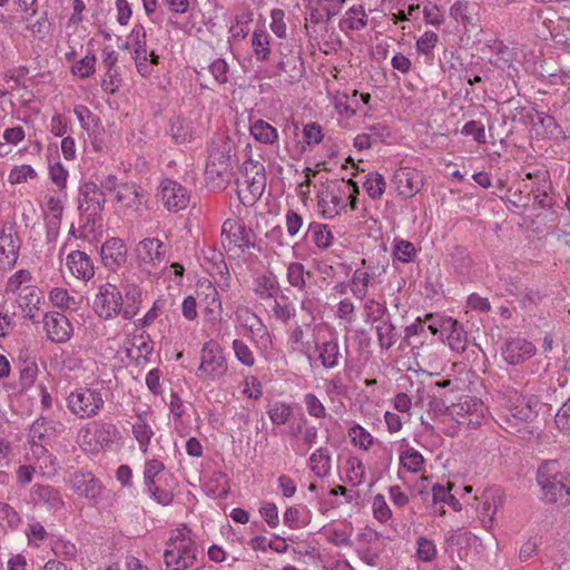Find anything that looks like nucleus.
<instances>
[{
	"label": "nucleus",
	"mask_w": 570,
	"mask_h": 570,
	"mask_svg": "<svg viewBox=\"0 0 570 570\" xmlns=\"http://www.w3.org/2000/svg\"><path fill=\"white\" fill-rule=\"evenodd\" d=\"M135 256L142 273L157 277L166 263V248L160 239L147 237L136 245Z\"/></svg>",
	"instance_id": "9d476101"
},
{
	"label": "nucleus",
	"mask_w": 570,
	"mask_h": 570,
	"mask_svg": "<svg viewBox=\"0 0 570 570\" xmlns=\"http://www.w3.org/2000/svg\"><path fill=\"white\" fill-rule=\"evenodd\" d=\"M363 187L372 199H380L386 188L385 178L379 173H368L363 183Z\"/></svg>",
	"instance_id": "3c124183"
},
{
	"label": "nucleus",
	"mask_w": 570,
	"mask_h": 570,
	"mask_svg": "<svg viewBox=\"0 0 570 570\" xmlns=\"http://www.w3.org/2000/svg\"><path fill=\"white\" fill-rule=\"evenodd\" d=\"M311 332L313 363L318 362L325 370L337 367L341 352L335 328L326 322H320L312 326Z\"/></svg>",
	"instance_id": "39448f33"
},
{
	"label": "nucleus",
	"mask_w": 570,
	"mask_h": 570,
	"mask_svg": "<svg viewBox=\"0 0 570 570\" xmlns=\"http://www.w3.org/2000/svg\"><path fill=\"white\" fill-rule=\"evenodd\" d=\"M538 405L535 396H525L515 390H507L501 396L500 419L511 433H521L537 416Z\"/></svg>",
	"instance_id": "7ed1b4c3"
},
{
	"label": "nucleus",
	"mask_w": 570,
	"mask_h": 570,
	"mask_svg": "<svg viewBox=\"0 0 570 570\" xmlns=\"http://www.w3.org/2000/svg\"><path fill=\"white\" fill-rule=\"evenodd\" d=\"M208 71L218 85H225L229 79V65L223 58L213 60L208 66Z\"/></svg>",
	"instance_id": "338daca9"
},
{
	"label": "nucleus",
	"mask_w": 570,
	"mask_h": 570,
	"mask_svg": "<svg viewBox=\"0 0 570 570\" xmlns=\"http://www.w3.org/2000/svg\"><path fill=\"white\" fill-rule=\"evenodd\" d=\"M267 414L273 424L284 425L293 415L289 404L276 401L268 406Z\"/></svg>",
	"instance_id": "6e6d98bb"
},
{
	"label": "nucleus",
	"mask_w": 570,
	"mask_h": 570,
	"mask_svg": "<svg viewBox=\"0 0 570 570\" xmlns=\"http://www.w3.org/2000/svg\"><path fill=\"white\" fill-rule=\"evenodd\" d=\"M357 194L358 187L352 179L328 180L317 191V212L324 219H333L348 205L354 210Z\"/></svg>",
	"instance_id": "f257e3e1"
},
{
	"label": "nucleus",
	"mask_w": 570,
	"mask_h": 570,
	"mask_svg": "<svg viewBox=\"0 0 570 570\" xmlns=\"http://www.w3.org/2000/svg\"><path fill=\"white\" fill-rule=\"evenodd\" d=\"M217 274L219 277L215 278L216 286L207 279L199 281L197 284V296L205 304L204 314L212 322L219 321L223 313V303L217 287L227 291L232 283L227 265L223 259L217 265Z\"/></svg>",
	"instance_id": "0eeeda50"
},
{
	"label": "nucleus",
	"mask_w": 570,
	"mask_h": 570,
	"mask_svg": "<svg viewBox=\"0 0 570 570\" xmlns=\"http://www.w3.org/2000/svg\"><path fill=\"white\" fill-rule=\"evenodd\" d=\"M69 487L80 498L97 502L102 492V484L96 475L88 470H78L70 474Z\"/></svg>",
	"instance_id": "aec40b11"
},
{
	"label": "nucleus",
	"mask_w": 570,
	"mask_h": 570,
	"mask_svg": "<svg viewBox=\"0 0 570 570\" xmlns=\"http://www.w3.org/2000/svg\"><path fill=\"white\" fill-rule=\"evenodd\" d=\"M272 312L276 320L287 323L295 316L296 308L288 297L283 295L274 299Z\"/></svg>",
	"instance_id": "5fc2aeb1"
},
{
	"label": "nucleus",
	"mask_w": 570,
	"mask_h": 570,
	"mask_svg": "<svg viewBox=\"0 0 570 570\" xmlns=\"http://www.w3.org/2000/svg\"><path fill=\"white\" fill-rule=\"evenodd\" d=\"M19 240L14 237L13 227L3 225L0 233V268L10 269L17 262Z\"/></svg>",
	"instance_id": "a878e982"
},
{
	"label": "nucleus",
	"mask_w": 570,
	"mask_h": 570,
	"mask_svg": "<svg viewBox=\"0 0 570 570\" xmlns=\"http://www.w3.org/2000/svg\"><path fill=\"white\" fill-rule=\"evenodd\" d=\"M312 229V239L314 244L321 248H328L334 242V235L331 228L324 224H314L311 225Z\"/></svg>",
	"instance_id": "bf43d9fd"
},
{
	"label": "nucleus",
	"mask_w": 570,
	"mask_h": 570,
	"mask_svg": "<svg viewBox=\"0 0 570 570\" xmlns=\"http://www.w3.org/2000/svg\"><path fill=\"white\" fill-rule=\"evenodd\" d=\"M433 334H440L444 342L455 353L466 350L468 335L462 324L450 316H439L429 325Z\"/></svg>",
	"instance_id": "ddd939ff"
},
{
	"label": "nucleus",
	"mask_w": 570,
	"mask_h": 570,
	"mask_svg": "<svg viewBox=\"0 0 570 570\" xmlns=\"http://www.w3.org/2000/svg\"><path fill=\"white\" fill-rule=\"evenodd\" d=\"M232 348L236 360L247 367H252L255 364V356L249 346L242 340H234Z\"/></svg>",
	"instance_id": "0e129e2a"
},
{
	"label": "nucleus",
	"mask_w": 570,
	"mask_h": 570,
	"mask_svg": "<svg viewBox=\"0 0 570 570\" xmlns=\"http://www.w3.org/2000/svg\"><path fill=\"white\" fill-rule=\"evenodd\" d=\"M372 511L373 517L381 523H386L392 518V510L383 494H376L373 497Z\"/></svg>",
	"instance_id": "69168bd1"
},
{
	"label": "nucleus",
	"mask_w": 570,
	"mask_h": 570,
	"mask_svg": "<svg viewBox=\"0 0 570 570\" xmlns=\"http://www.w3.org/2000/svg\"><path fill=\"white\" fill-rule=\"evenodd\" d=\"M305 276L306 272L302 263L292 262L287 265L286 278L292 287L298 291H304L306 285Z\"/></svg>",
	"instance_id": "13d9d810"
},
{
	"label": "nucleus",
	"mask_w": 570,
	"mask_h": 570,
	"mask_svg": "<svg viewBox=\"0 0 570 570\" xmlns=\"http://www.w3.org/2000/svg\"><path fill=\"white\" fill-rule=\"evenodd\" d=\"M155 417L149 407L135 411L131 416V433L138 444V449L146 454L149 450L154 431Z\"/></svg>",
	"instance_id": "a211bd4d"
},
{
	"label": "nucleus",
	"mask_w": 570,
	"mask_h": 570,
	"mask_svg": "<svg viewBox=\"0 0 570 570\" xmlns=\"http://www.w3.org/2000/svg\"><path fill=\"white\" fill-rule=\"evenodd\" d=\"M198 546L185 524L170 531L164 550L166 570H188L196 566Z\"/></svg>",
	"instance_id": "f03ea898"
},
{
	"label": "nucleus",
	"mask_w": 570,
	"mask_h": 570,
	"mask_svg": "<svg viewBox=\"0 0 570 570\" xmlns=\"http://www.w3.org/2000/svg\"><path fill=\"white\" fill-rule=\"evenodd\" d=\"M67 267L78 279L89 281L95 275L90 257L81 250H73L67 256Z\"/></svg>",
	"instance_id": "c756f323"
},
{
	"label": "nucleus",
	"mask_w": 570,
	"mask_h": 570,
	"mask_svg": "<svg viewBox=\"0 0 570 570\" xmlns=\"http://www.w3.org/2000/svg\"><path fill=\"white\" fill-rule=\"evenodd\" d=\"M450 16L462 24L472 23L471 4L466 0H456L450 8Z\"/></svg>",
	"instance_id": "e2e57ef3"
},
{
	"label": "nucleus",
	"mask_w": 570,
	"mask_h": 570,
	"mask_svg": "<svg viewBox=\"0 0 570 570\" xmlns=\"http://www.w3.org/2000/svg\"><path fill=\"white\" fill-rule=\"evenodd\" d=\"M102 264L109 269L116 271L127 261V248L120 238L107 239L100 249Z\"/></svg>",
	"instance_id": "bb28decb"
},
{
	"label": "nucleus",
	"mask_w": 570,
	"mask_h": 570,
	"mask_svg": "<svg viewBox=\"0 0 570 570\" xmlns=\"http://www.w3.org/2000/svg\"><path fill=\"white\" fill-rule=\"evenodd\" d=\"M438 554L436 544L426 537L417 538L415 542V556L422 562H432Z\"/></svg>",
	"instance_id": "4d7b16f0"
},
{
	"label": "nucleus",
	"mask_w": 570,
	"mask_h": 570,
	"mask_svg": "<svg viewBox=\"0 0 570 570\" xmlns=\"http://www.w3.org/2000/svg\"><path fill=\"white\" fill-rule=\"evenodd\" d=\"M233 149L232 139L225 135L215 137L208 148L205 176L208 184H212L214 188L220 187L229 180Z\"/></svg>",
	"instance_id": "20e7f679"
},
{
	"label": "nucleus",
	"mask_w": 570,
	"mask_h": 570,
	"mask_svg": "<svg viewBox=\"0 0 570 570\" xmlns=\"http://www.w3.org/2000/svg\"><path fill=\"white\" fill-rule=\"evenodd\" d=\"M537 482L546 501L570 502V474L562 472L557 461H548L539 466Z\"/></svg>",
	"instance_id": "423d86ee"
},
{
	"label": "nucleus",
	"mask_w": 570,
	"mask_h": 570,
	"mask_svg": "<svg viewBox=\"0 0 570 570\" xmlns=\"http://www.w3.org/2000/svg\"><path fill=\"white\" fill-rule=\"evenodd\" d=\"M307 465L316 478H327L332 472L331 451L327 448H318L311 454Z\"/></svg>",
	"instance_id": "473e14b6"
},
{
	"label": "nucleus",
	"mask_w": 570,
	"mask_h": 570,
	"mask_svg": "<svg viewBox=\"0 0 570 570\" xmlns=\"http://www.w3.org/2000/svg\"><path fill=\"white\" fill-rule=\"evenodd\" d=\"M537 352L535 345L523 337L508 340L501 348L503 360L510 365H519L530 360Z\"/></svg>",
	"instance_id": "5701e85b"
},
{
	"label": "nucleus",
	"mask_w": 570,
	"mask_h": 570,
	"mask_svg": "<svg viewBox=\"0 0 570 570\" xmlns=\"http://www.w3.org/2000/svg\"><path fill=\"white\" fill-rule=\"evenodd\" d=\"M117 204L127 209H138L140 206L139 188L135 184L121 183L115 193Z\"/></svg>",
	"instance_id": "e433bc0d"
},
{
	"label": "nucleus",
	"mask_w": 570,
	"mask_h": 570,
	"mask_svg": "<svg viewBox=\"0 0 570 570\" xmlns=\"http://www.w3.org/2000/svg\"><path fill=\"white\" fill-rule=\"evenodd\" d=\"M365 468L357 456H348L345 460L341 480L352 487L361 485L364 482Z\"/></svg>",
	"instance_id": "c9c22d12"
},
{
	"label": "nucleus",
	"mask_w": 570,
	"mask_h": 570,
	"mask_svg": "<svg viewBox=\"0 0 570 570\" xmlns=\"http://www.w3.org/2000/svg\"><path fill=\"white\" fill-rule=\"evenodd\" d=\"M320 533L326 539L327 542L336 547H348L352 544L351 537L353 534V527L347 522H331L325 524Z\"/></svg>",
	"instance_id": "c85d7f7f"
},
{
	"label": "nucleus",
	"mask_w": 570,
	"mask_h": 570,
	"mask_svg": "<svg viewBox=\"0 0 570 570\" xmlns=\"http://www.w3.org/2000/svg\"><path fill=\"white\" fill-rule=\"evenodd\" d=\"M125 297L126 303L124 304L122 317L131 320L140 309L141 291L136 284H128L125 287Z\"/></svg>",
	"instance_id": "37998d69"
},
{
	"label": "nucleus",
	"mask_w": 570,
	"mask_h": 570,
	"mask_svg": "<svg viewBox=\"0 0 570 570\" xmlns=\"http://www.w3.org/2000/svg\"><path fill=\"white\" fill-rule=\"evenodd\" d=\"M269 35L264 29H255L252 35V49L257 61H266L271 56Z\"/></svg>",
	"instance_id": "79ce46f5"
},
{
	"label": "nucleus",
	"mask_w": 570,
	"mask_h": 570,
	"mask_svg": "<svg viewBox=\"0 0 570 570\" xmlns=\"http://www.w3.org/2000/svg\"><path fill=\"white\" fill-rule=\"evenodd\" d=\"M253 291L261 299L272 298L278 292V279L272 272L256 275L253 282Z\"/></svg>",
	"instance_id": "f704fd0d"
},
{
	"label": "nucleus",
	"mask_w": 570,
	"mask_h": 570,
	"mask_svg": "<svg viewBox=\"0 0 570 570\" xmlns=\"http://www.w3.org/2000/svg\"><path fill=\"white\" fill-rule=\"evenodd\" d=\"M169 134L176 144H185L193 139L194 129L189 121L177 118L171 121Z\"/></svg>",
	"instance_id": "8fccbe9b"
},
{
	"label": "nucleus",
	"mask_w": 570,
	"mask_h": 570,
	"mask_svg": "<svg viewBox=\"0 0 570 570\" xmlns=\"http://www.w3.org/2000/svg\"><path fill=\"white\" fill-rule=\"evenodd\" d=\"M126 48L131 53L147 49L146 30L140 23H136L127 37Z\"/></svg>",
	"instance_id": "680f3d73"
},
{
	"label": "nucleus",
	"mask_w": 570,
	"mask_h": 570,
	"mask_svg": "<svg viewBox=\"0 0 570 570\" xmlns=\"http://www.w3.org/2000/svg\"><path fill=\"white\" fill-rule=\"evenodd\" d=\"M43 330L51 342L66 343L73 334V326L69 318L58 312L47 313L42 320Z\"/></svg>",
	"instance_id": "4be33fe9"
},
{
	"label": "nucleus",
	"mask_w": 570,
	"mask_h": 570,
	"mask_svg": "<svg viewBox=\"0 0 570 570\" xmlns=\"http://www.w3.org/2000/svg\"><path fill=\"white\" fill-rule=\"evenodd\" d=\"M393 254L397 261L402 263H410L414 259L416 249L411 242L400 239L394 243Z\"/></svg>",
	"instance_id": "774afa93"
},
{
	"label": "nucleus",
	"mask_w": 570,
	"mask_h": 570,
	"mask_svg": "<svg viewBox=\"0 0 570 570\" xmlns=\"http://www.w3.org/2000/svg\"><path fill=\"white\" fill-rule=\"evenodd\" d=\"M367 16L362 7H352L348 9L340 22L343 31L361 30L366 26Z\"/></svg>",
	"instance_id": "a18cd8bd"
},
{
	"label": "nucleus",
	"mask_w": 570,
	"mask_h": 570,
	"mask_svg": "<svg viewBox=\"0 0 570 570\" xmlns=\"http://www.w3.org/2000/svg\"><path fill=\"white\" fill-rule=\"evenodd\" d=\"M125 350L127 357L138 363L148 358L154 351V344L149 335L140 331L127 338Z\"/></svg>",
	"instance_id": "cd10ccee"
},
{
	"label": "nucleus",
	"mask_w": 570,
	"mask_h": 570,
	"mask_svg": "<svg viewBox=\"0 0 570 570\" xmlns=\"http://www.w3.org/2000/svg\"><path fill=\"white\" fill-rule=\"evenodd\" d=\"M158 196L168 210L185 209L189 203V193L181 184L173 179H164L159 185Z\"/></svg>",
	"instance_id": "412c9836"
},
{
	"label": "nucleus",
	"mask_w": 570,
	"mask_h": 570,
	"mask_svg": "<svg viewBox=\"0 0 570 570\" xmlns=\"http://www.w3.org/2000/svg\"><path fill=\"white\" fill-rule=\"evenodd\" d=\"M376 335L379 344L382 348H391L397 340V333L395 326L390 321L380 322L376 327Z\"/></svg>",
	"instance_id": "603ef678"
},
{
	"label": "nucleus",
	"mask_w": 570,
	"mask_h": 570,
	"mask_svg": "<svg viewBox=\"0 0 570 570\" xmlns=\"http://www.w3.org/2000/svg\"><path fill=\"white\" fill-rule=\"evenodd\" d=\"M424 458L420 451L412 446H406L400 453V463L404 470L410 473H420L424 468Z\"/></svg>",
	"instance_id": "c03bdc74"
},
{
	"label": "nucleus",
	"mask_w": 570,
	"mask_h": 570,
	"mask_svg": "<svg viewBox=\"0 0 570 570\" xmlns=\"http://www.w3.org/2000/svg\"><path fill=\"white\" fill-rule=\"evenodd\" d=\"M488 413V409L482 401L465 395L461 396L456 403L448 407V414L459 424L471 428L480 426Z\"/></svg>",
	"instance_id": "f8f14e48"
},
{
	"label": "nucleus",
	"mask_w": 570,
	"mask_h": 570,
	"mask_svg": "<svg viewBox=\"0 0 570 570\" xmlns=\"http://www.w3.org/2000/svg\"><path fill=\"white\" fill-rule=\"evenodd\" d=\"M313 513L305 504H295L286 508L283 522L292 530H299L312 522Z\"/></svg>",
	"instance_id": "2f4dec72"
},
{
	"label": "nucleus",
	"mask_w": 570,
	"mask_h": 570,
	"mask_svg": "<svg viewBox=\"0 0 570 570\" xmlns=\"http://www.w3.org/2000/svg\"><path fill=\"white\" fill-rule=\"evenodd\" d=\"M137 71L142 77H148L153 73L154 67L158 63V56L153 50H141L132 53Z\"/></svg>",
	"instance_id": "de8ad7c7"
},
{
	"label": "nucleus",
	"mask_w": 570,
	"mask_h": 570,
	"mask_svg": "<svg viewBox=\"0 0 570 570\" xmlns=\"http://www.w3.org/2000/svg\"><path fill=\"white\" fill-rule=\"evenodd\" d=\"M347 436L353 446L368 451L375 443V438L361 424L352 423L347 430Z\"/></svg>",
	"instance_id": "ea45409f"
},
{
	"label": "nucleus",
	"mask_w": 570,
	"mask_h": 570,
	"mask_svg": "<svg viewBox=\"0 0 570 570\" xmlns=\"http://www.w3.org/2000/svg\"><path fill=\"white\" fill-rule=\"evenodd\" d=\"M228 371V363L220 344L214 340L205 342L199 351V365L196 376L202 382L222 380Z\"/></svg>",
	"instance_id": "6e6552de"
},
{
	"label": "nucleus",
	"mask_w": 570,
	"mask_h": 570,
	"mask_svg": "<svg viewBox=\"0 0 570 570\" xmlns=\"http://www.w3.org/2000/svg\"><path fill=\"white\" fill-rule=\"evenodd\" d=\"M18 292L17 302L19 307L21 308L23 316L33 318V309L36 308V303L33 302L36 289L31 285H26L20 288Z\"/></svg>",
	"instance_id": "864d4df0"
},
{
	"label": "nucleus",
	"mask_w": 570,
	"mask_h": 570,
	"mask_svg": "<svg viewBox=\"0 0 570 570\" xmlns=\"http://www.w3.org/2000/svg\"><path fill=\"white\" fill-rule=\"evenodd\" d=\"M372 278V273L364 268H357L350 279V291L352 295L357 299H364Z\"/></svg>",
	"instance_id": "a19ab883"
},
{
	"label": "nucleus",
	"mask_w": 570,
	"mask_h": 570,
	"mask_svg": "<svg viewBox=\"0 0 570 570\" xmlns=\"http://www.w3.org/2000/svg\"><path fill=\"white\" fill-rule=\"evenodd\" d=\"M106 203L104 191L94 181H82L79 186V210L81 215H87L88 219L100 215Z\"/></svg>",
	"instance_id": "6ab92c4d"
},
{
	"label": "nucleus",
	"mask_w": 570,
	"mask_h": 570,
	"mask_svg": "<svg viewBox=\"0 0 570 570\" xmlns=\"http://www.w3.org/2000/svg\"><path fill=\"white\" fill-rule=\"evenodd\" d=\"M393 183L399 195L410 198L423 187V175L413 167H401L394 173Z\"/></svg>",
	"instance_id": "b1692460"
},
{
	"label": "nucleus",
	"mask_w": 570,
	"mask_h": 570,
	"mask_svg": "<svg viewBox=\"0 0 570 570\" xmlns=\"http://www.w3.org/2000/svg\"><path fill=\"white\" fill-rule=\"evenodd\" d=\"M363 317L366 324L373 325L374 323H380L383 321V317L387 313V307L384 303H381L374 298H367L364 301L363 305Z\"/></svg>",
	"instance_id": "49530a36"
},
{
	"label": "nucleus",
	"mask_w": 570,
	"mask_h": 570,
	"mask_svg": "<svg viewBox=\"0 0 570 570\" xmlns=\"http://www.w3.org/2000/svg\"><path fill=\"white\" fill-rule=\"evenodd\" d=\"M104 405V387L99 384L77 387L67 397L69 411L80 419L96 416Z\"/></svg>",
	"instance_id": "1a4fd4ad"
},
{
	"label": "nucleus",
	"mask_w": 570,
	"mask_h": 570,
	"mask_svg": "<svg viewBox=\"0 0 570 570\" xmlns=\"http://www.w3.org/2000/svg\"><path fill=\"white\" fill-rule=\"evenodd\" d=\"M165 471V464L158 459H148L144 465V483L146 488H153L161 479Z\"/></svg>",
	"instance_id": "09e8293b"
},
{
	"label": "nucleus",
	"mask_w": 570,
	"mask_h": 570,
	"mask_svg": "<svg viewBox=\"0 0 570 570\" xmlns=\"http://www.w3.org/2000/svg\"><path fill=\"white\" fill-rule=\"evenodd\" d=\"M235 320L243 326L253 342L262 348L272 345V336L263 321L247 306L239 305L235 309Z\"/></svg>",
	"instance_id": "4468645a"
},
{
	"label": "nucleus",
	"mask_w": 570,
	"mask_h": 570,
	"mask_svg": "<svg viewBox=\"0 0 570 570\" xmlns=\"http://www.w3.org/2000/svg\"><path fill=\"white\" fill-rule=\"evenodd\" d=\"M57 512L63 508V501L57 490L50 487L38 485V509Z\"/></svg>",
	"instance_id": "4c0bfd02"
},
{
	"label": "nucleus",
	"mask_w": 570,
	"mask_h": 570,
	"mask_svg": "<svg viewBox=\"0 0 570 570\" xmlns=\"http://www.w3.org/2000/svg\"><path fill=\"white\" fill-rule=\"evenodd\" d=\"M94 311L105 320L122 316L124 299L117 286L106 283L99 286L94 299Z\"/></svg>",
	"instance_id": "2eb2a0df"
},
{
	"label": "nucleus",
	"mask_w": 570,
	"mask_h": 570,
	"mask_svg": "<svg viewBox=\"0 0 570 570\" xmlns=\"http://www.w3.org/2000/svg\"><path fill=\"white\" fill-rule=\"evenodd\" d=\"M243 184L254 198L262 196L266 186L265 167L257 160L248 159L242 166Z\"/></svg>",
	"instance_id": "393cba45"
},
{
	"label": "nucleus",
	"mask_w": 570,
	"mask_h": 570,
	"mask_svg": "<svg viewBox=\"0 0 570 570\" xmlns=\"http://www.w3.org/2000/svg\"><path fill=\"white\" fill-rule=\"evenodd\" d=\"M222 244L227 250L244 252L254 246L253 235L238 218H228L222 226Z\"/></svg>",
	"instance_id": "f3484780"
},
{
	"label": "nucleus",
	"mask_w": 570,
	"mask_h": 570,
	"mask_svg": "<svg viewBox=\"0 0 570 570\" xmlns=\"http://www.w3.org/2000/svg\"><path fill=\"white\" fill-rule=\"evenodd\" d=\"M63 199L65 193L61 189H55L45 196L42 210L48 244L55 243L59 235Z\"/></svg>",
	"instance_id": "dca6fc26"
},
{
	"label": "nucleus",
	"mask_w": 570,
	"mask_h": 570,
	"mask_svg": "<svg viewBox=\"0 0 570 570\" xmlns=\"http://www.w3.org/2000/svg\"><path fill=\"white\" fill-rule=\"evenodd\" d=\"M288 344L293 351H297L306 356L309 364H313L312 344L313 334L311 333V340L304 341V330L301 325H296L288 334Z\"/></svg>",
	"instance_id": "58836bf2"
},
{
	"label": "nucleus",
	"mask_w": 570,
	"mask_h": 570,
	"mask_svg": "<svg viewBox=\"0 0 570 570\" xmlns=\"http://www.w3.org/2000/svg\"><path fill=\"white\" fill-rule=\"evenodd\" d=\"M249 135L258 144L265 146L278 145L279 134L277 128L264 119H255L249 124Z\"/></svg>",
	"instance_id": "7c9ffc66"
},
{
	"label": "nucleus",
	"mask_w": 570,
	"mask_h": 570,
	"mask_svg": "<svg viewBox=\"0 0 570 570\" xmlns=\"http://www.w3.org/2000/svg\"><path fill=\"white\" fill-rule=\"evenodd\" d=\"M474 511L482 527L488 531L493 530L497 514L507 501L504 490L499 487H488L481 494L474 497Z\"/></svg>",
	"instance_id": "9b49d317"
},
{
	"label": "nucleus",
	"mask_w": 570,
	"mask_h": 570,
	"mask_svg": "<svg viewBox=\"0 0 570 570\" xmlns=\"http://www.w3.org/2000/svg\"><path fill=\"white\" fill-rule=\"evenodd\" d=\"M327 98L340 120H350L354 117L350 94L340 89H327Z\"/></svg>",
	"instance_id": "72a5a7b5"
},
{
	"label": "nucleus",
	"mask_w": 570,
	"mask_h": 570,
	"mask_svg": "<svg viewBox=\"0 0 570 570\" xmlns=\"http://www.w3.org/2000/svg\"><path fill=\"white\" fill-rule=\"evenodd\" d=\"M356 307L350 298H344L338 302L335 316L344 324L346 330H350L355 322Z\"/></svg>",
	"instance_id": "052dcab7"
}]
</instances>
